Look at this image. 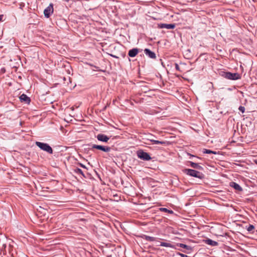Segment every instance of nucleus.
Wrapping results in <instances>:
<instances>
[{"label":"nucleus","instance_id":"obj_1","mask_svg":"<svg viewBox=\"0 0 257 257\" xmlns=\"http://www.w3.org/2000/svg\"><path fill=\"white\" fill-rule=\"evenodd\" d=\"M219 74L223 78L231 80H236L241 78V75L238 73H231L221 70L219 72Z\"/></svg>","mask_w":257,"mask_h":257},{"label":"nucleus","instance_id":"obj_2","mask_svg":"<svg viewBox=\"0 0 257 257\" xmlns=\"http://www.w3.org/2000/svg\"><path fill=\"white\" fill-rule=\"evenodd\" d=\"M183 172L187 175L197 178L200 179L204 178V175L199 171L191 169H185L183 170Z\"/></svg>","mask_w":257,"mask_h":257},{"label":"nucleus","instance_id":"obj_3","mask_svg":"<svg viewBox=\"0 0 257 257\" xmlns=\"http://www.w3.org/2000/svg\"><path fill=\"white\" fill-rule=\"evenodd\" d=\"M36 145L42 150L46 152L49 154H52L53 151L52 148L48 144L40 142H36Z\"/></svg>","mask_w":257,"mask_h":257},{"label":"nucleus","instance_id":"obj_4","mask_svg":"<svg viewBox=\"0 0 257 257\" xmlns=\"http://www.w3.org/2000/svg\"><path fill=\"white\" fill-rule=\"evenodd\" d=\"M137 156L138 158L144 161H149L151 160V157L149 154L141 150L137 151Z\"/></svg>","mask_w":257,"mask_h":257},{"label":"nucleus","instance_id":"obj_5","mask_svg":"<svg viewBox=\"0 0 257 257\" xmlns=\"http://www.w3.org/2000/svg\"><path fill=\"white\" fill-rule=\"evenodd\" d=\"M94 149L99 150L102 151L104 152H109L111 150V148L109 147L98 145H95V144H93L92 146L91 149L93 150Z\"/></svg>","mask_w":257,"mask_h":257},{"label":"nucleus","instance_id":"obj_6","mask_svg":"<svg viewBox=\"0 0 257 257\" xmlns=\"http://www.w3.org/2000/svg\"><path fill=\"white\" fill-rule=\"evenodd\" d=\"M53 13V5L50 4L44 11V16L47 18H48L50 15Z\"/></svg>","mask_w":257,"mask_h":257},{"label":"nucleus","instance_id":"obj_7","mask_svg":"<svg viewBox=\"0 0 257 257\" xmlns=\"http://www.w3.org/2000/svg\"><path fill=\"white\" fill-rule=\"evenodd\" d=\"M97 139L101 142L107 143L109 140L110 138L104 134H99L96 136Z\"/></svg>","mask_w":257,"mask_h":257},{"label":"nucleus","instance_id":"obj_8","mask_svg":"<svg viewBox=\"0 0 257 257\" xmlns=\"http://www.w3.org/2000/svg\"><path fill=\"white\" fill-rule=\"evenodd\" d=\"M160 28H165L167 29H173L175 28L174 24H161L159 25Z\"/></svg>","mask_w":257,"mask_h":257},{"label":"nucleus","instance_id":"obj_9","mask_svg":"<svg viewBox=\"0 0 257 257\" xmlns=\"http://www.w3.org/2000/svg\"><path fill=\"white\" fill-rule=\"evenodd\" d=\"M20 99L22 102L25 103H30L31 100L30 98L25 94H23L20 96Z\"/></svg>","mask_w":257,"mask_h":257},{"label":"nucleus","instance_id":"obj_10","mask_svg":"<svg viewBox=\"0 0 257 257\" xmlns=\"http://www.w3.org/2000/svg\"><path fill=\"white\" fill-rule=\"evenodd\" d=\"M144 52L146 55L149 56L151 58L154 59L156 58V54L154 52L151 51L149 49H145L144 50Z\"/></svg>","mask_w":257,"mask_h":257},{"label":"nucleus","instance_id":"obj_11","mask_svg":"<svg viewBox=\"0 0 257 257\" xmlns=\"http://www.w3.org/2000/svg\"><path fill=\"white\" fill-rule=\"evenodd\" d=\"M230 186L233 188L235 190L238 191H242V188L239 186V184L237 183L231 182L230 183Z\"/></svg>","mask_w":257,"mask_h":257},{"label":"nucleus","instance_id":"obj_12","mask_svg":"<svg viewBox=\"0 0 257 257\" xmlns=\"http://www.w3.org/2000/svg\"><path fill=\"white\" fill-rule=\"evenodd\" d=\"M138 52L139 49L138 48H134L128 51V55L130 57H134L138 54Z\"/></svg>","mask_w":257,"mask_h":257},{"label":"nucleus","instance_id":"obj_13","mask_svg":"<svg viewBox=\"0 0 257 257\" xmlns=\"http://www.w3.org/2000/svg\"><path fill=\"white\" fill-rule=\"evenodd\" d=\"M205 243L212 246H217L218 245V243L217 241L212 240V239L209 238H208L206 240H205Z\"/></svg>","mask_w":257,"mask_h":257},{"label":"nucleus","instance_id":"obj_14","mask_svg":"<svg viewBox=\"0 0 257 257\" xmlns=\"http://www.w3.org/2000/svg\"><path fill=\"white\" fill-rule=\"evenodd\" d=\"M190 166L193 168L197 169L198 170H203V167L200 166L198 163H194L193 162H189Z\"/></svg>","mask_w":257,"mask_h":257},{"label":"nucleus","instance_id":"obj_15","mask_svg":"<svg viewBox=\"0 0 257 257\" xmlns=\"http://www.w3.org/2000/svg\"><path fill=\"white\" fill-rule=\"evenodd\" d=\"M142 237L147 240V241H154L156 240V238L155 237H153V236H148V235H143Z\"/></svg>","mask_w":257,"mask_h":257},{"label":"nucleus","instance_id":"obj_16","mask_svg":"<svg viewBox=\"0 0 257 257\" xmlns=\"http://www.w3.org/2000/svg\"><path fill=\"white\" fill-rule=\"evenodd\" d=\"M160 246L174 248L175 246L169 242H161Z\"/></svg>","mask_w":257,"mask_h":257},{"label":"nucleus","instance_id":"obj_17","mask_svg":"<svg viewBox=\"0 0 257 257\" xmlns=\"http://www.w3.org/2000/svg\"><path fill=\"white\" fill-rule=\"evenodd\" d=\"M177 245L178 246H179L180 247H182V248H185V249H186L187 250H191L192 249L191 246L187 245H186V244H183V243H177Z\"/></svg>","mask_w":257,"mask_h":257},{"label":"nucleus","instance_id":"obj_18","mask_svg":"<svg viewBox=\"0 0 257 257\" xmlns=\"http://www.w3.org/2000/svg\"><path fill=\"white\" fill-rule=\"evenodd\" d=\"M91 66V69L93 71H102L105 72L106 70L103 69V68H100L96 65H90Z\"/></svg>","mask_w":257,"mask_h":257},{"label":"nucleus","instance_id":"obj_19","mask_svg":"<svg viewBox=\"0 0 257 257\" xmlns=\"http://www.w3.org/2000/svg\"><path fill=\"white\" fill-rule=\"evenodd\" d=\"M246 229L248 232L253 233V230L254 229V226L252 224H249L248 226H246Z\"/></svg>","mask_w":257,"mask_h":257},{"label":"nucleus","instance_id":"obj_20","mask_svg":"<svg viewBox=\"0 0 257 257\" xmlns=\"http://www.w3.org/2000/svg\"><path fill=\"white\" fill-rule=\"evenodd\" d=\"M202 152L204 154H216V152L211 151L210 150H208L206 149H203Z\"/></svg>","mask_w":257,"mask_h":257},{"label":"nucleus","instance_id":"obj_21","mask_svg":"<svg viewBox=\"0 0 257 257\" xmlns=\"http://www.w3.org/2000/svg\"><path fill=\"white\" fill-rule=\"evenodd\" d=\"M160 210L163 212H167L170 214H173L174 212L171 210H169L166 208H160Z\"/></svg>","mask_w":257,"mask_h":257},{"label":"nucleus","instance_id":"obj_22","mask_svg":"<svg viewBox=\"0 0 257 257\" xmlns=\"http://www.w3.org/2000/svg\"><path fill=\"white\" fill-rule=\"evenodd\" d=\"M74 172L77 174H81L83 176H84V175L82 171L79 168H76L74 169Z\"/></svg>","mask_w":257,"mask_h":257},{"label":"nucleus","instance_id":"obj_23","mask_svg":"<svg viewBox=\"0 0 257 257\" xmlns=\"http://www.w3.org/2000/svg\"><path fill=\"white\" fill-rule=\"evenodd\" d=\"M154 144H161V145H164L165 144V143L163 141H160L158 140H150Z\"/></svg>","mask_w":257,"mask_h":257},{"label":"nucleus","instance_id":"obj_24","mask_svg":"<svg viewBox=\"0 0 257 257\" xmlns=\"http://www.w3.org/2000/svg\"><path fill=\"white\" fill-rule=\"evenodd\" d=\"M68 66H69V68L67 70V72L68 74H70L72 71V69L71 68V65H68Z\"/></svg>","mask_w":257,"mask_h":257},{"label":"nucleus","instance_id":"obj_25","mask_svg":"<svg viewBox=\"0 0 257 257\" xmlns=\"http://www.w3.org/2000/svg\"><path fill=\"white\" fill-rule=\"evenodd\" d=\"M238 109L242 113H243L245 111L244 107L242 106H240Z\"/></svg>","mask_w":257,"mask_h":257},{"label":"nucleus","instance_id":"obj_26","mask_svg":"<svg viewBox=\"0 0 257 257\" xmlns=\"http://www.w3.org/2000/svg\"><path fill=\"white\" fill-rule=\"evenodd\" d=\"M177 254H178L179 255H180L181 257H188V255H187L186 254H183V253H182L180 252H178Z\"/></svg>","mask_w":257,"mask_h":257},{"label":"nucleus","instance_id":"obj_27","mask_svg":"<svg viewBox=\"0 0 257 257\" xmlns=\"http://www.w3.org/2000/svg\"><path fill=\"white\" fill-rule=\"evenodd\" d=\"M5 72H6V69H5V68H2L1 69V72H0V73H1V74H3V73H5Z\"/></svg>","mask_w":257,"mask_h":257},{"label":"nucleus","instance_id":"obj_28","mask_svg":"<svg viewBox=\"0 0 257 257\" xmlns=\"http://www.w3.org/2000/svg\"><path fill=\"white\" fill-rule=\"evenodd\" d=\"M3 17H4V15H0V22L3 21Z\"/></svg>","mask_w":257,"mask_h":257},{"label":"nucleus","instance_id":"obj_29","mask_svg":"<svg viewBox=\"0 0 257 257\" xmlns=\"http://www.w3.org/2000/svg\"><path fill=\"white\" fill-rule=\"evenodd\" d=\"M79 165H80L81 167H82V168H86L85 166V165H83V164H81V163H80V164H79Z\"/></svg>","mask_w":257,"mask_h":257},{"label":"nucleus","instance_id":"obj_30","mask_svg":"<svg viewBox=\"0 0 257 257\" xmlns=\"http://www.w3.org/2000/svg\"><path fill=\"white\" fill-rule=\"evenodd\" d=\"M175 68L177 70H180L179 69V65H175Z\"/></svg>","mask_w":257,"mask_h":257},{"label":"nucleus","instance_id":"obj_31","mask_svg":"<svg viewBox=\"0 0 257 257\" xmlns=\"http://www.w3.org/2000/svg\"><path fill=\"white\" fill-rule=\"evenodd\" d=\"M255 163L257 164V160L255 161Z\"/></svg>","mask_w":257,"mask_h":257}]
</instances>
